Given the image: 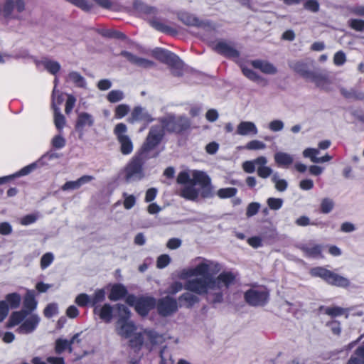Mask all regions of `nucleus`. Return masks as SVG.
Instances as JSON below:
<instances>
[{
	"instance_id": "nucleus-1",
	"label": "nucleus",
	"mask_w": 364,
	"mask_h": 364,
	"mask_svg": "<svg viewBox=\"0 0 364 364\" xmlns=\"http://www.w3.org/2000/svg\"><path fill=\"white\" fill-rule=\"evenodd\" d=\"M220 270L218 262L205 258H198L196 266L183 269L180 276L181 279L196 277L186 282L184 289L188 291L178 297V306L191 308L198 303L199 299L193 293L205 295L212 303L222 302L224 293L234 283L235 275L231 272H223L215 277Z\"/></svg>"
},
{
	"instance_id": "nucleus-2",
	"label": "nucleus",
	"mask_w": 364,
	"mask_h": 364,
	"mask_svg": "<svg viewBox=\"0 0 364 364\" xmlns=\"http://www.w3.org/2000/svg\"><path fill=\"white\" fill-rule=\"evenodd\" d=\"M177 182L185 184L181 191V196L189 200H196L198 196L203 198H210L214 196V188L210 178L203 171H191L180 172Z\"/></svg>"
},
{
	"instance_id": "nucleus-3",
	"label": "nucleus",
	"mask_w": 364,
	"mask_h": 364,
	"mask_svg": "<svg viewBox=\"0 0 364 364\" xmlns=\"http://www.w3.org/2000/svg\"><path fill=\"white\" fill-rule=\"evenodd\" d=\"M136 327L131 321L117 320L116 323L115 331L117 333L125 338H129V343L132 348L139 350L144 345L147 348L150 346L159 345L164 341V338L152 331L145 330L141 333H134L136 331Z\"/></svg>"
},
{
	"instance_id": "nucleus-4",
	"label": "nucleus",
	"mask_w": 364,
	"mask_h": 364,
	"mask_svg": "<svg viewBox=\"0 0 364 364\" xmlns=\"http://www.w3.org/2000/svg\"><path fill=\"white\" fill-rule=\"evenodd\" d=\"M149 156L139 152L127 164L124 169V177L127 182L141 180L144 178L143 165Z\"/></svg>"
},
{
	"instance_id": "nucleus-5",
	"label": "nucleus",
	"mask_w": 364,
	"mask_h": 364,
	"mask_svg": "<svg viewBox=\"0 0 364 364\" xmlns=\"http://www.w3.org/2000/svg\"><path fill=\"white\" fill-rule=\"evenodd\" d=\"M164 130L169 133L180 134L191 127L190 119L185 116L167 114L159 119Z\"/></svg>"
},
{
	"instance_id": "nucleus-6",
	"label": "nucleus",
	"mask_w": 364,
	"mask_h": 364,
	"mask_svg": "<svg viewBox=\"0 0 364 364\" xmlns=\"http://www.w3.org/2000/svg\"><path fill=\"white\" fill-rule=\"evenodd\" d=\"M165 132L166 131L161 124L152 126L140 151L149 156V151L154 149L161 142L164 136Z\"/></svg>"
},
{
	"instance_id": "nucleus-7",
	"label": "nucleus",
	"mask_w": 364,
	"mask_h": 364,
	"mask_svg": "<svg viewBox=\"0 0 364 364\" xmlns=\"http://www.w3.org/2000/svg\"><path fill=\"white\" fill-rule=\"evenodd\" d=\"M127 132V127L124 123L117 124L114 129V134L120 145V151L124 155L130 154L133 151V143Z\"/></svg>"
},
{
	"instance_id": "nucleus-8",
	"label": "nucleus",
	"mask_w": 364,
	"mask_h": 364,
	"mask_svg": "<svg viewBox=\"0 0 364 364\" xmlns=\"http://www.w3.org/2000/svg\"><path fill=\"white\" fill-rule=\"evenodd\" d=\"M269 298V293L264 289H251L245 294V299L251 306H263Z\"/></svg>"
},
{
	"instance_id": "nucleus-9",
	"label": "nucleus",
	"mask_w": 364,
	"mask_h": 364,
	"mask_svg": "<svg viewBox=\"0 0 364 364\" xmlns=\"http://www.w3.org/2000/svg\"><path fill=\"white\" fill-rule=\"evenodd\" d=\"M156 306L159 314L163 316H168L178 309L177 300L170 296L159 299Z\"/></svg>"
},
{
	"instance_id": "nucleus-10",
	"label": "nucleus",
	"mask_w": 364,
	"mask_h": 364,
	"mask_svg": "<svg viewBox=\"0 0 364 364\" xmlns=\"http://www.w3.org/2000/svg\"><path fill=\"white\" fill-rule=\"evenodd\" d=\"M24 0H6L3 12L6 17L18 18L19 14L25 10Z\"/></svg>"
},
{
	"instance_id": "nucleus-11",
	"label": "nucleus",
	"mask_w": 364,
	"mask_h": 364,
	"mask_svg": "<svg viewBox=\"0 0 364 364\" xmlns=\"http://www.w3.org/2000/svg\"><path fill=\"white\" fill-rule=\"evenodd\" d=\"M94 124L95 118L91 114L81 112L77 114L75 129L80 134V137H81L84 134L85 129L92 127Z\"/></svg>"
},
{
	"instance_id": "nucleus-12",
	"label": "nucleus",
	"mask_w": 364,
	"mask_h": 364,
	"mask_svg": "<svg viewBox=\"0 0 364 364\" xmlns=\"http://www.w3.org/2000/svg\"><path fill=\"white\" fill-rule=\"evenodd\" d=\"M154 118L151 114L149 112V111L141 106L135 107L131 113L130 117L128 119V121L130 123H134L135 122H143L146 124H149L153 122Z\"/></svg>"
},
{
	"instance_id": "nucleus-13",
	"label": "nucleus",
	"mask_w": 364,
	"mask_h": 364,
	"mask_svg": "<svg viewBox=\"0 0 364 364\" xmlns=\"http://www.w3.org/2000/svg\"><path fill=\"white\" fill-rule=\"evenodd\" d=\"M40 318L36 314L27 316L16 331L21 334H28L33 332L38 325Z\"/></svg>"
},
{
	"instance_id": "nucleus-14",
	"label": "nucleus",
	"mask_w": 364,
	"mask_h": 364,
	"mask_svg": "<svg viewBox=\"0 0 364 364\" xmlns=\"http://www.w3.org/2000/svg\"><path fill=\"white\" fill-rule=\"evenodd\" d=\"M121 55L126 58L132 64L144 69H149L156 66L154 61L138 57L127 51H122Z\"/></svg>"
},
{
	"instance_id": "nucleus-15",
	"label": "nucleus",
	"mask_w": 364,
	"mask_h": 364,
	"mask_svg": "<svg viewBox=\"0 0 364 364\" xmlns=\"http://www.w3.org/2000/svg\"><path fill=\"white\" fill-rule=\"evenodd\" d=\"M213 49L215 52L227 57L237 58L239 56V52L232 45L225 41L217 42L213 46Z\"/></svg>"
},
{
	"instance_id": "nucleus-16",
	"label": "nucleus",
	"mask_w": 364,
	"mask_h": 364,
	"mask_svg": "<svg viewBox=\"0 0 364 364\" xmlns=\"http://www.w3.org/2000/svg\"><path fill=\"white\" fill-rule=\"evenodd\" d=\"M180 20L188 26H197L201 28H212V24L209 21H201L194 16L188 14H182L180 15Z\"/></svg>"
},
{
	"instance_id": "nucleus-17",
	"label": "nucleus",
	"mask_w": 364,
	"mask_h": 364,
	"mask_svg": "<svg viewBox=\"0 0 364 364\" xmlns=\"http://www.w3.org/2000/svg\"><path fill=\"white\" fill-rule=\"evenodd\" d=\"M155 305V299L152 297L139 299L136 303V311L141 316H145Z\"/></svg>"
},
{
	"instance_id": "nucleus-18",
	"label": "nucleus",
	"mask_w": 364,
	"mask_h": 364,
	"mask_svg": "<svg viewBox=\"0 0 364 364\" xmlns=\"http://www.w3.org/2000/svg\"><path fill=\"white\" fill-rule=\"evenodd\" d=\"M236 133L241 136L256 135L258 133V129L254 122L244 121L237 125Z\"/></svg>"
},
{
	"instance_id": "nucleus-19",
	"label": "nucleus",
	"mask_w": 364,
	"mask_h": 364,
	"mask_svg": "<svg viewBox=\"0 0 364 364\" xmlns=\"http://www.w3.org/2000/svg\"><path fill=\"white\" fill-rule=\"evenodd\" d=\"M257 173L258 176L262 178H267L272 174L273 170L267 166V159L265 156H261L257 157Z\"/></svg>"
},
{
	"instance_id": "nucleus-20",
	"label": "nucleus",
	"mask_w": 364,
	"mask_h": 364,
	"mask_svg": "<svg viewBox=\"0 0 364 364\" xmlns=\"http://www.w3.org/2000/svg\"><path fill=\"white\" fill-rule=\"evenodd\" d=\"M94 177L92 176L85 175L79 178L76 181H68L62 187L61 189L64 191L69 190H76L80 188L82 185L92 181Z\"/></svg>"
},
{
	"instance_id": "nucleus-21",
	"label": "nucleus",
	"mask_w": 364,
	"mask_h": 364,
	"mask_svg": "<svg viewBox=\"0 0 364 364\" xmlns=\"http://www.w3.org/2000/svg\"><path fill=\"white\" fill-rule=\"evenodd\" d=\"M306 79L315 83L317 87L323 89H327L331 85V81L328 77L318 73L311 72Z\"/></svg>"
},
{
	"instance_id": "nucleus-22",
	"label": "nucleus",
	"mask_w": 364,
	"mask_h": 364,
	"mask_svg": "<svg viewBox=\"0 0 364 364\" xmlns=\"http://www.w3.org/2000/svg\"><path fill=\"white\" fill-rule=\"evenodd\" d=\"M251 64L255 68L259 69L264 74L274 75L277 72V68L273 64L265 60H255L252 61Z\"/></svg>"
},
{
	"instance_id": "nucleus-23",
	"label": "nucleus",
	"mask_w": 364,
	"mask_h": 364,
	"mask_svg": "<svg viewBox=\"0 0 364 364\" xmlns=\"http://www.w3.org/2000/svg\"><path fill=\"white\" fill-rule=\"evenodd\" d=\"M151 55L160 62L168 65L176 54L164 49L156 48L151 52Z\"/></svg>"
},
{
	"instance_id": "nucleus-24",
	"label": "nucleus",
	"mask_w": 364,
	"mask_h": 364,
	"mask_svg": "<svg viewBox=\"0 0 364 364\" xmlns=\"http://www.w3.org/2000/svg\"><path fill=\"white\" fill-rule=\"evenodd\" d=\"M36 65H42L44 69L52 75H55L60 69V65L58 62L48 58L36 61Z\"/></svg>"
},
{
	"instance_id": "nucleus-25",
	"label": "nucleus",
	"mask_w": 364,
	"mask_h": 364,
	"mask_svg": "<svg viewBox=\"0 0 364 364\" xmlns=\"http://www.w3.org/2000/svg\"><path fill=\"white\" fill-rule=\"evenodd\" d=\"M95 313L98 314L100 318L106 323H109L112 318V307L109 304L101 307L95 306Z\"/></svg>"
},
{
	"instance_id": "nucleus-26",
	"label": "nucleus",
	"mask_w": 364,
	"mask_h": 364,
	"mask_svg": "<svg viewBox=\"0 0 364 364\" xmlns=\"http://www.w3.org/2000/svg\"><path fill=\"white\" fill-rule=\"evenodd\" d=\"M326 282L331 285L341 287H346L350 284L349 280L347 278L337 274L331 271L329 274V277H328Z\"/></svg>"
},
{
	"instance_id": "nucleus-27",
	"label": "nucleus",
	"mask_w": 364,
	"mask_h": 364,
	"mask_svg": "<svg viewBox=\"0 0 364 364\" xmlns=\"http://www.w3.org/2000/svg\"><path fill=\"white\" fill-rule=\"evenodd\" d=\"M274 161L279 166L288 167L292 164L294 161L293 156L290 154L279 151L277 152L274 156Z\"/></svg>"
},
{
	"instance_id": "nucleus-28",
	"label": "nucleus",
	"mask_w": 364,
	"mask_h": 364,
	"mask_svg": "<svg viewBox=\"0 0 364 364\" xmlns=\"http://www.w3.org/2000/svg\"><path fill=\"white\" fill-rule=\"evenodd\" d=\"M171 70V73L175 76H181L184 72V63L176 55L173 57V60L168 64Z\"/></svg>"
},
{
	"instance_id": "nucleus-29",
	"label": "nucleus",
	"mask_w": 364,
	"mask_h": 364,
	"mask_svg": "<svg viewBox=\"0 0 364 364\" xmlns=\"http://www.w3.org/2000/svg\"><path fill=\"white\" fill-rule=\"evenodd\" d=\"M28 315V312L27 310L13 312L8 321V327L11 328L20 324Z\"/></svg>"
},
{
	"instance_id": "nucleus-30",
	"label": "nucleus",
	"mask_w": 364,
	"mask_h": 364,
	"mask_svg": "<svg viewBox=\"0 0 364 364\" xmlns=\"http://www.w3.org/2000/svg\"><path fill=\"white\" fill-rule=\"evenodd\" d=\"M289 67L306 79L311 73V71L308 70L306 64L301 61L291 62Z\"/></svg>"
},
{
	"instance_id": "nucleus-31",
	"label": "nucleus",
	"mask_w": 364,
	"mask_h": 364,
	"mask_svg": "<svg viewBox=\"0 0 364 364\" xmlns=\"http://www.w3.org/2000/svg\"><path fill=\"white\" fill-rule=\"evenodd\" d=\"M67 80L68 81L75 84L78 87H86V80L85 77L76 71L70 72L68 75Z\"/></svg>"
},
{
	"instance_id": "nucleus-32",
	"label": "nucleus",
	"mask_w": 364,
	"mask_h": 364,
	"mask_svg": "<svg viewBox=\"0 0 364 364\" xmlns=\"http://www.w3.org/2000/svg\"><path fill=\"white\" fill-rule=\"evenodd\" d=\"M301 249L306 256L316 257L321 255L322 246L320 245H305Z\"/></svg>"
},
{
	"instance_id": "nucleus-33",
	"label": "nucleus",
	"mask_w": 364,
	"mask_h": 364,
	"mask_svg": "<svg viewBox=\"0 0 364 364\" xmlns=\"http://www.w3.org/2000/svg\"><path fill=\"white\" fill-rule=\"evenodd\" d=\"M127 294V289L121 284L114 285L109 295V299L112 301H117L124 297Z\"/></svg>"
},
{
	"instance_id": "nucleus-34",
	"label": "nucleus",
	"mask_w": 364,
	"mask_h": 364,
	"mask_svg": "<svg viewBox=\"0 0 364 364\" xmlns=\"http://www.w3.org/2000/svg\"><path fill=\"white\" fill-rule=\"evenodd\" d=\"M65 350H68L70 353H72L73 348L70 346V343L68 340L63 338H58L55 342V352L56 354H61Z\"/></svg>"
},
{
	"instance_id": "nucleus-35",
	"label": "nucleus",
	"mask_w": 364,
	"mask_h": 364,
	"mask_svg": "<svg viewBox=\"0 0 364 364\" xmlns=\"http://www.w3.org/2000/svg\"><path fill=\"white\" fill-rule=\"evenodd\" d=\"M24 307L28 311H31L36 308L37 301L35 299L33 291H28L23 301Z\"/></svg>"
},
{
	"instance_id": "nucleus-36",
	"label": "nucleus",
	"mask_w": 364,
	"mask_h": 364,
	"mask_svg": "<svg viewBox=\"0 0 364 364\" xmlns=\"http://www.w3.org/2000/svg\"><path fill=\"white\" fill-rule=\"evenodd\" d=\"M340 92L347 99L364 100V92H358L353 89L347 90L346 88L341 87Z\"/></svg>"
},
{
	"instance_id": "nucleus-37",
	"label": "nucleus",
	"mask_w": 364,
	"mask_h": 364,
	"mask_svg": "<svg viewBox=\"0 0 364 364\" xmlns=\"http://www.w3.org/2000/svg\"><path fill=\"white\" fill-rule=\"evenodd\" d=\"M134 6L138 11L145 14H155L157 11V9L155 7L149 6L141 1H135Z\"/></svg>"
},
{
	"instance_id": "nucleus-38",
	"label": "nucleus",
	"mask_w": 364,
	"mask_h": 364,
	"mask_svg": "<svg viewBox=\"0 0 364 364\" xmlns=\"http://www.w3.org/2000/svg\"><path fill=\"white\" fill-rule=\"evenodd\" d=\"M271 180L274 183L275 188L278 191L283 192L287 190L288 187L287 181L284 179H280L277 173H274L272 175Z\"/></svg>"
},
{
	"instance_id": "nucleus-39",
	"label": "nucleus",
	"mask_w": 364,
	"mask_h": 364,
	"mask_svg": "<svg viewBox=\"0 0 364 364\" xmlns=\"http://www.w3.org/2000/svg\"><path fill=\"white\" fill-rule=\"evenodd\" d=\"M331 271L328 270L321 267H317L311 269L310 274L313 277H318L323 279L324 281H327L328 277H329Z\"/></svg>"
},
{
	"instance_id": "nucleus-40",
	"label": "nucleus",
	"mask_w": 364,
	"mask_h": 364,
	"mask_svg": "<svg viewBox=\"0 0 364 364\" xmlns=\"http://www.w3.org/2000/svg\"><path fill=\"white\" fill-rule=\"evenodd\" d=\"M54 123H55L56 128L59 131H61L65 124V117L60 112V109L58 107H55Z\"/></svg>"
},
{
	"instance_id": "nucleus-41",
	"label": "nucleus",
	"mask_w": 364,
	"mask_h": 364,
	"mask_svg": "<svg viewBox=\"0 0 364 364\" xmlns=\"http://www.w3.org/2000/svg\"><path fill=\"white\" fill-rule=\"evenodd\" d=\"M124 97V92L119 90L110 91L107 96V100L111 103H116L122 100Z\"/></svg>"
},
{
	"instance_id": "nucleus-42",
	"label": "nucleus",
	"mask_w": 364,
	"mask_h": 364,
	"mask_svg": "<svg viewBox=\"0 0 364 364\" xmlns=\"http://www.w3.org/2000/svg\"><path fill=\"white\" fill-rule=\"evenodd\" d=\"M6 301L9 303L11 309H16L19 306L21 302V296L17 293L9 294L6 296Z\"/></svg>"
},
{
	"instance_id": "nucleus-43",
	"label": "nucleus",
	"mask_w": 364,
	"mask_h": 364,
	"mask_svg": "<svg viewBox=\"0 0 364 364\" xmlns=\"http://www.w3.org/2000/svg\"><path fill=\"white\" fill-rule=\"evenodd\" d=\"M321 310H323L324 313L332 317H336L344 314L345 310L343 308L338 306H331V307H321Z\"/></svg>"
},
{
	"instance_id": "nucleus-44",
	"label": "nucleus",
	"mask_w": 364,
	"mask_h": 364,
	"mask_svg": "<svg viewBox=\"0 0 364 364\" xmlns=\"http://www.w3.org/2000/svg\"><path fill=\"white\" fill-rule=\"evenodd\" d=\"M237 192V190L235 188H220L218 191L217 196L220 198H228L235 196Z\"/></svg>"
},
{
	"instance_id": "nucleus-45",
	"label": "nucleus",
	"mask_w": 364,
	"mask_h": 364,
	"mask_svg": "<svg viewBox=\"0 0 364 364\" xmlns=\"http://www.w3.org/2000/svg\"><path fill=\"white\" fill-rule=\"evenodd\" d=\"M116 308L118 311V320L129 321V318L130 317V311L127 307H126L124 304H118L116 305Z\"/></svg>"
},
{
	"instance_id": "nucleus-46",
	"label": "nucleus",
	"mask_w": 364,
	"mask_h": 364,
	"mask_svg": "<svg viewBox=\"0 0 364 364\" xmlns=\"http://www.w3.org/2000/svg\"><path fill=\"white\" fill-rule=\"evenodd\" d=\"M348 25L356 31L364 32V20L352 18L348 20Z\"/></svg>"
},
{
	"instance_id": "nucleus-47",
	"label": "nucleus",
	"mask_w": 364,
	"mask_h": 364,
	"mask_svg": "<svg viewBox=\"0 0 364 364\" xmlns=\"http://www.w3.org/2000/svg\"><path fill=\"white\" fill-rule=\"evenodd\" d=\"M334 207V202L332 199L328 198H325L321 200V211L323 213H330Z\"/></svg>"
},
{
	"instance_id": "nucleus-48",
	"label": "nucleus",
	"mask_w": 364,
	"mask_h": 364,
	"mask_svg": "<svg viewBox=\"0 0 364 364\" xmlns=\"http://www.w3.org/2000/svg\"><path fill=\"white\" fill-rule=\"evenodd\" d=\"M129 106L125 104H121L116 107L114 110L115 117L121 119L126 116L129 112Z\"/></svg>"
},
{
	"instance_id": "nucleus-49",
	"label": "nucleus",
	"mask_w": 364,
	"mask_h": 364,
	"mask_svg": "<svg viewBox=\"0 0 364 364\" xmlns=\"http://www.w3.org/2000/svg\"><path fill=\"white\" fill-rule=\"evenodd\" d=\"M39 218L38 213L26 215L20 219V223L22 225H28L34 223Z\"/></svg>"
},
{
	"instance_id": "nucleus-50",
	"label": "nucleus",
	"mask_w": 364,
	"mask_h": 364,
	"mask_svg": "<svg viewBox=\"0 0 364 364\" xmlns=\"http://www.w3.org/2000/svg\"><path fill=\"white\" fill-rule=\"evenodd\" d=\"M105 298V291L103 289H98L95 292V294L92 296H90L91 304L92 306H95L97 304L104 301Z\"/></svg>"
},
{
	"instance_id": "nucleus-51",
	"label": "nucleus",
	"mask_w": 364,
	"mask_h": 364,
	"mask_svg": "<svg viewBox=\"0 0 364 364\" xmlns=\"http://www.w3.org/2000/svg\"><path fill=\"white\" fill-rule=\"evenodd\" d=\"M256 166L257 167V159L252 161H246L242 164V169L247 173L255 172Z\"/></svg>"
},
{
	"instance_id": "nucleus-52",
	"label": "nucleus",
	"mask_w": 364,
	"mask_h": 364,
	"mask_svg": "<svg viewBox=\"0 0 364 364\" xmlns=\"http://www.w3.org/2000/svg\"><path fill=\"white\" fill-rule=\"evenodd\" d=\"M265 148H266V144L259 140L250 141L245 146V149H247L248 150H259V149H264Z\"/></svg>"
},
{
	"instance_id": "nucleus-53",
	"label": "nucleus",
	"mask_w": 364,
	"mask_h": 364,
	"mask_svg": "<svg viewBox=\"0 0 364 364\" xmlns=\"http://www.w3.org/2000/svg\"><path fill=\"white\" fill-rule=\"evenodd\" d=\"M268 206L272 210H279L283 204V200L281 198H269L267 200Z\"/></svg>"
},
{
	"instance_id": "nucleus-54",
	"label": "nucleus",
	"mask_w": 364,
	"mask_h": 364,
	"mask_svg": "<svg viewBox=\"0 0 364 364\" xmlns=\"http://www.w3.org/2000/svg\"><path fill=\"white\" fill-rule=\"evenodd\" d=\"M54 256L52 253L48 252L43 255L41 259V267L42 269L48 267L53 261Z\"/></svg>"
},
{
	"instance_id": "nucleus-55",
	"label": "nucleus",
	"mask_w": 364,
	"mask_h": 364,
	"mask_svg": "<svg viewBox=\"0 0 364 364\" xmlns=\"http://www.w3.org/2000/svg\"><path fill=\"white\" fill-rule=\"evenodd\" d=\"M150 24L158 31L165 32V33H169L171 31V28L170 27L164 25V23H162L161 22H159L157 20L150 21Z\"/></svg>"
},
{
	"instance_id": "nucleus-56",
	"label": "nucleus",
	"mask_w": 364,
	"mask_h": 364,
	"mask_svg": "<svg viewBox=\"0 0 364 364\" xmlns=\"http://www.w3.org/2000/svg\"><path fill=\"white\" fill-rule=\"evenodd\" d=\"M319 154V151L316 149L313 148H308L306 149L303 151V155L304 157L310 158L311 161L313 163H316L314 161L315 159H318V157L316 156Z\"/></svg>"
},
{
	"instance_id": "nucleus-57",
	"label": "nucleus",
	"mask_w": 364,
	"mask_h": 364,
	"mask_svg": "<svg viewBox=\"0 0 364 364\" xmlns=\"http://www.w3.org/2000/svg\"><path fill=\"white\" fill-rule=\"evenodd\" d=\"M75 302L80 306H85L87 304H91V299L86 294H80L76 297Z\"/></svg>"
},
{
	"instance_id": "nucleus-58",
	"label": "nucleus",
	"mask_w": 364,
	"mask_h": 364,
	"mask_svg": "<svg viewBox=\"0 0 364 364\" xmlns=\"http://www.w3.org/2000/svg\"><path fill=\"white\" fill-rule=\"evenodd\" d=\"M171 262V258L168 255H160L156 262V266L159 269L166 267Z\"/></svg>"
},
{
	"instance_id": "nucleus-59",
	"label": "nucleus",
	"mask_w": 364,
	"mask_h": 364,
	"mask_svg": "<svg viewBox=\"0 0 364 364\" xmlns=\"http://www.w3.org/2000/svg\"><path fill=\"white\" fill-rule=\"evenodd\" d=\"M284 124L282 120H272L269 124V129L272 132H279L284 129Z\"/></svg>"
},
{
	"instance_id": "nucleus-60",
	"label": "nucleus",
	"mask_w": 364,
	"mask_h": 364,
	"mask_svg": "<svg viewBox=\"0 0 364 364\" xmlns=\"http://www.w3.org/2000/svg\"><path fill=\"white\" fill-rule=\"evenodd\" d=\"M123 196L124 198V208L127 210L131 209L136 203L135 197L133 195H127V193H124Z\"/></svg>"
},
{
	"instance_id": "nucleus-61",
	"label": "nucleus",
	"mask_w": 364,
	"mask_h": 364,
	"mask_svg": "<svg viewBox=\"0 0 364 364\" xmlns=\"http://www.w3.org/2000/svg\"><path fill=\"white\" fill-rule=\"evenodd\" d=\"M346 61V57L343 51H338L333 56V63L336 65H342Z\"/></svg>"
},
{
	"instance_id": "nucleus-62",
	"label": "nucleus",
	"mask_w": 364,
	"mask_h": 364,
	"mask_svg": "<svg viewBox=\"0 0 364 364\" xmlns=\"http://www.w3.org/2000/svg\"><path fill=\"white\" fill-rule=\"evenodd\" d=\"M51 143L55 148L61 149L65 145V139L61 135H57L53 138Z\"/></svg>"
},
{
	"instance_id": "nucleus-63",
	"label": "nucleus",
	"mask_w": 364,
	"mask_h": 364,
	"mask_svg": "<svg viewBox=\"0 0 364 364\" xmlns=\"http://www.w3.org/2000/svg\"><path fill=\"white\" fill-rule=\"evenodd\" d=\"M258 203H251L248 205L247 208L246 215L247 217H252L257 214L259 208Z\"/></svg>"
},
{
	"instance_id": "nucleus-64",
	"label": "nucleus",
	"mask_w": 364,
	"mask_h": 364,
	"mask_svg": "<svg viewBox=\"0 0 364 364\" xmlns=\"http://www.w3.org/2000/svg\"><path fill=\"white\" fill-rule=\"evenodd\" d=\"M304 8L312 12H317L319 9V4L316 0H309L304 4Z\"/></svg>"
}]
</instances>
